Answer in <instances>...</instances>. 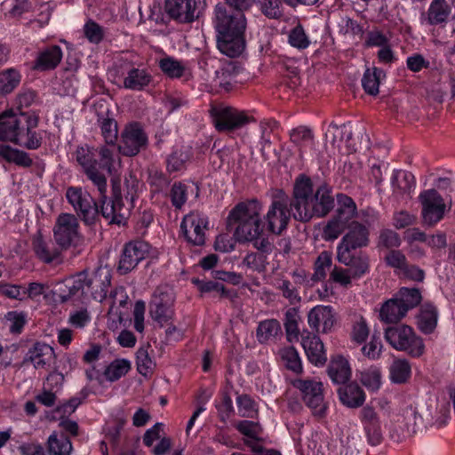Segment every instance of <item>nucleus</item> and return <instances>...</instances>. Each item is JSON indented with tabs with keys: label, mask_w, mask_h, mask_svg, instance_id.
I'll list each match as a JSON object with an SVG mask.
<instances>
[{
	"label": "nucleus",
	"mask_w": 455,
	"mask_h": 455,
	"mask_svg": "<svg viewBox=\"0 0 455 455\" xmlns=\"http://www.w3.org/2000/svg\"><path fill=\"white\" fill-rule=\"evenodd\" d=\"M291 199L283 191H278L272 199L267 213L264 216V224L267 231L275 235H281L287 228L293 211L290 205Z\"/></svg>",
	"instance_id": "obj_7"
},
{
	"label": "nucleus",
	"mask_w": 455,
	"mask_h": 455,
	"mask_svg": "<svg viewBox=\"0 0 455 455\" xmlns=\"http://www.w3.org/2000/svg\"><path fill=\"white\" fill-rule=\"evenodd\" d=\"M170 198L176 209H181L188 198L187 186L181 182H175L171 188Z\"/></svg>",
	"instance_id": "obj_55"
},
{
	"label": "nucleus",
	"mask_w": 455,
	"mask_h": 455,
	"mask_svg": "<svg viewBox=\"0 0 455 455\" xmlns=\"http://www.w3.org/2000/svg\"><path fill=\"white\" fill-rule=\"evenodd\" d=\"M21 76L15 68H7L0 73V92L5 96L20 83Z\"/></svg>",
	"instance_id": "obj_40"
},
{
	"label": "nucleus",
	"mask_w": 455,
	"mask_h": 455,
	"mask_svg": "<svg viewBox=\"0 0 455 455\" xmlns=\"http://www.w3.org/2000/svg\"><path fill=\"white\" fill-rule=\"evenodd\" d=\"M338 392L341 403L349 408L360 407L365 401V394L356 383L340 387Z\"/></svg>",
	"instance_id": "obj_30"
},
{
	"label": "nucleus",
	"mask_w": 455,
	"mask_h": 455,
	"mask_svg": "<svg viewBox=\"0 0 455 455\" xmlns=\"http://www.w3.org/2000/svg\"><path fill=\"white\" fill-rule=\"evenodd\" d=\"M381 76H385L384 71L373 67L367 68L362 78V85L366 93L376 96L379 93V86Z\"/></svg>",
	"instance_id": "obj_36"
},
{
	"label": "nucleus",
	"mask_w": 455,
	"mask_h": 455,
	"mask_svg": "<svg viewBox=\"0 0 455 455\" xmlns=\"http://www.w3.org/2000/svg\"><path fill=\"white\" fill-rule=\"evenodd\" d=\"M192 283L197 286L201 292H216L220 297L228 298L230 297V291L226 290L225 286L215 281H203L198 278H194Z\"/></svg>",
	"instance_id": "obj_51"
},
{
	"label": "nucleus",
	"mask_w": 455,
	"mask_h": 455,
	"mask_svg": "<svg viewBox=\"0 0 455 455\" xmlns=\"http://www.w3.org/2000/svg\"><path fill=\"white\" fill-rule=\"evenodd\" d=\"M165 12L180 23H189L199 16L196 0H165Z\"/></svg>",
	"instance_id": "obj_19"
},
{
	"label": "nucleus",
	"mask_w": 455,
	"mask_h": 455,
	"mask_svg": "<svg viewBox=\"0 0 455 455\" xmlns=\"http://www.w3.org/2000/svg\"><path fill=\"white\" fill-rule=\"evenodd\" d=\"M148 141L147 133L141 125L139 123H131L121 132L117 149L125 156H134L147 148Z\"/></svg>",
	"instance_id": "obj_12"
},
{
	"label": "nucleus",
	"mask_w": 455,
	"mask_h": 455,
	"mask_svg": "<svg viewBox=\"0 0 455 455\" xmlns=\"http://www.w3.org/2000/svg\"><path fill=\"white\" fill-rule=\"evenodd\" d=\"M174 294L167 286L156 289L149 303V315L161 327L169 324L174 315Z\"/></svg>",
	"instance_id": "obj_11"
},
{
	"label": "nucleus",
	"mask_w": 455,
	"mask_h": 455,
	"mask_svg": "<svg viewBox=\"0 0 455 455\" xmlns=\"http://www.w3.org/2000/svg\"><path fill=\"white\" fill-rule=\"evenodd\" d=\"M236 429L243 435L253 439H259L262 428L259 423L250 420H241L235 425Z\"/></svg>",
	"instance_id": "obj_59"
},
{
	"label": "nucleus",
	"mask_w": 455,
	"mask_h": 455,
	"mask_svg": "<svg viewBox=\"0 0 455 455\" xmlns=\"http://www.w3.org/2000/svg\"><path fill=\"white\" fill-rule=\"evenodd\" d=\"M32 248L36 256L47 264L56 259L60 253L52 241L44 239L40 233L33 237Z\"/></svg>",
	"instance_id": "obj_27"
},
{
	"label": "nucleus",
	"mask_w": 455,
	"mask_h": 455,
	"mask_svg": "<svg viewBox=\"0 0 455 455\" xmlns=\"http://www.w3.org/2000/svg\"><path fill=\"white\" fill-rule=\"evenodd\" d=\"M76 160L83 168L84 172L99 165L94 149L88 146H82L76 148Z\"/></svg>",
	"instance_id": "obj_43"
},
{
	"label": "nucleus",
	"mask_w": 455,
	"mask_h": 455,
	"mask_svg": "<svg viewBox=\"0 0 455 455\" xmlns=\"http://www.w3.org/2000/svg\"><path fill=\"white\" fill-rule=\"evenodd\" d=\"M208 220L203 214L191 212L186 215L180 224L181 232L188 243L200 246L205 243V230Z\"/></svg>",
	"instance_id": "obj_15"
},
{
	"label": "nucleus",
	"mask_w": 455,
	"mask_h": 455,
	"mask_svg": "<svg viewBox=\"0 0 455 455\" xmlns=\"http://www.w3.org/2000/svg\"><path fill=\"white\" fill-rule=\"evenodd\" d=\"M55 360L53 347L44 342H36L24 357V363H31L36 369L49 370Z\"/></svg>",
	"instance_id": "obj_22"
},
{
	"label": "nucleus",
	"mask_w": 455,
	"mask_h": 455,
	"mask_svg": "<svg viewBox=\"0 0 455 455\" xmlns=\"http://www.w3.org/2000/svg\"><path fill=\"white\" fill-rule=\"evenodd\" d=\"M85 272L79 273L76 276L69 277L56 285L55 294L61 302L71 299H86L85 298Z\"/></svg>",
	"instance_id": "obj_20"
},
{
	"label": "nucleus",
	"mask_w": 455,
	"mask_h": 455,
	"mask_svg": "<svg viewBox=\"0 0 455 455\" xmlns=\"http://www.w3.org/2000/svg\"><path fill=\"white\" fill-rule=\"evenodd\" d=\"M369 229L357 221L348 226L347 233L341 238L337 251H355L368 246L370 243Z\"/></svg>",
	"instance_id": "obj_18"
},
{
	"label": "nucleus",
	"mask_w": 455,
	"mask_h": 455,
	"mask_svg": "<svg viewBox=\"0 0 455 455\" xmlns=\"http://www.w3.org/2000/svg\"><path fill=\"white\" fill-rule=\"evenodd\" d=\"M361 382L372 391L378 390L381 383V373L377 368H371L361 373Z\"/></svg>",
	"instance_id": "obj_56"
},
{
	"label": "nucleus",
	"mask_w": 455,
	"mask_h": 455,
	"mask_svg": "<svg viewBox=\"0 0 455 455\" xmlns=\"http://www.w3.org/2000/svg\"><path fill=\"white\" fill-rule=\"evenodd\" d=\"M290 205L293 218L307 222L314 217L326 216L334 207V197L327 185L314 189L311 180L301 175L295 181Z\"/></svg>",
	"instance_id": "obj_1"
},
{
	"label": "nucleus",
	"mask_w": 455,
	"mask_h": 455,
	"mask_svg": "<svg viewBox=\"0 0 455 455\" xmlns=\"http://www.w3.org/2000/svg\"><path fill=\"white\" fill-rule=\"evenodd\" d=\"M331 278L333 282L344 287L351 285L352 279H355L347 268L335 266L331 272Z\"/></svg>",
	"instance_id": "obj_64"
},
{
	"label": "nucleus",
	"mask_w": 455,
	"mask_h": 455,
	"mask_svg": "<svg viewBox=\"0 0 455 455\" xmlns=\"http://www.w3.org/2000/svg\"><path fill=\"white\" fill-rule=\"evenodd\" d=\"M293 386L302 394L304 403L313 410L315 414L322 415L325 409L323 384L314 379H297Z\"/></svg>",
	"instance_id": "obj_14"
},
{
	"label": "nucleus",
	"mask_w": 455,
	"mask_h": 455,
	"mask_svg": "<svg viewBox=\"0 0 455 455\" xmlns=\"http://www.w3.org/2000/svg\"><path fill=\"white\" fill-rule=\"evenodd\" d=\"M149 244L142 240L127 243L122 251L118 271L125 275L134 269L149 253Z\"/></svg>",
	"instance_id": "obj_16"
},
{
	"label": "nucleus",
	"mask_w": 455,
	"mask_h": 455,
	"mask_svg": "<svg viewBox=\"0 0 455 455\" xmlns=\"http://www.w3.org/2000/svg\"><path fill=\"white\" fill-rule=\"evenodd\" d=\"M4 320L12 333H20L27 322V315L24 312L10 311L5 314Z\"/></svg>",
	"instance_id": "obj_54"
},
{
	"label": "nucleus",
	"mask_w": 455,
	"mask_h": 455,
	"mask_svg": "<svg viewBox=\"0 0 455 455\" xmlns=\"http://www.w3.org/2000/svg\"><path fill=\"white\" fill-rule=\"evenodd\" d=\"M411 375V366L406 359L397 358L389 367V376L393 383H406Z\"/></svg>",
	"instance_id": "obj_34"
},
{
	"label": "nucleus",
	"mask_w": 455,
	"mask_h": 455,
	"mask_svg": "<svg viewBox=\"0 0 455 455\" xmlns=\"http://www.w3.org/2000/svg\"><path fill=\"white\" fill-rule=\"evenodd\" d=\"M438 314L435 306L429 303H425L420 307V312L418 316V327L426 333L429 334L434 331L437 324Z\"/></svg>",
	"instance_id": "obj_33"
},
{
	"label": "nucleus",
	"mask_w": 455,
	"mask_h": 455,
	"mask_svg": "<svg viewBox=\"0 0 455 455\" xmlns=\"http://www.w3.org/2000/svg\"><path fill=\"white\" fill-rule=\"evenodd\" d=\"M307 323L316 332L326 333L331 331L335 323L332 308L329 306H316L307 314Z\"/></svg>",
	"instance_id": "obj_23"
},
{
	"label": "nucleus",
	"mask_w": 455,
	"mask_h": 455,
	"mask_svg": "<svg viewBox=\"0 0 455 455\" xmlns=\"http://www.w3.org/2000/svg\"><path fill=\"white\" fill-rule=\"evenodd\" d=\"M281 359L288 370L299 373L302 371V364L299 353L293 347H287L280 350Z\"/></svg>",
	"instance_id": "obj_45"
},
{
	"label": "nucleus",
	"mask_w": 455,
	"mask_h": 455,
	"mask_svg": "<svg viewBox=\"0 0 455 455\" xmlns=\"http://www.w3.org/2000/svg\"><path fill=\"white\" fill-rule=\"evenodd\" d=\"M385 339L395 349L404 351L413 357H419L425 351L422 339L417 336L409 325L403 324L387 328Z\"/></svg>",
	"instance_id": "obj_6"
},
{
	"label": "nucleus",
	"mask_w": 455,
	"mask_h": 455,
	"mask_svg": "<svg viewBox=\"0 0 455 455\" xmlns=\"http://www.w3.org/2000/svg\"><path fill=\"white\" fill-rule=\"evenodd\" d=\"M327 371L332 382L339 385L345 384L351 377L349 363L341 355L331 358Z\"/></svg>",
	"instance_id": "obj_28"
},
{
	"label": "nucleus",
	"mask_w": 455,
	"mask_h": 455,
	"mask_svg": "<svg viewBox=\"0 0 455 455\" xmlns=\"http://www.w3.org/2000/svg\"><path fill=\"white\" fill-rule=\"evenodd\" d=\"M395 298L407 312L417 307L422 300L421 292L418 288L402 287Z\"/></svg>",
	"instance_id": "obj_39"
},
{
	"label": "nucleus",
	"mask_w": 455,
	"mask_h": 455,
	"mask_svg": "<svg viewBox=\"0 0 455 455\" xmlns=\"http://www.w3.org/2000/svg\"><path fill=\"white\" fill-rule=\"evenodd\" d=\"M38 122V116L32 112L4 111L0 114V140L37 149L42 144V137L35 131Z\"/></svg>",
	"instance_id": "obj_3"
},
{
	"label": "nucleus",
	"mask_w": 455,
	"mask_h": 455,
	"mask_svg": "<svg viewBox=\"0 0 455 455\" xmlns=\"http://www.w3.org/2000/svg\"><path fill=\"white\" fill-rule=\"evenodd\" d=\"M370 333L366 320L363 316H358L353 323L352 338L357 343H363L366 340Z\"/></svg>",
	"instance_id": "obj_62"
},
{
	"label": "nucleus",
	"mask_w": 455,
	"mask_h": 455,
	"mask_svg": "<svg viewBox=\"0 0 455 455\" xmlns=\"http://www.w3.org/2000/svg\"><path fill=\"white\" fill-rule=\"evenodd\" d=\"M407 311L396 298L386 301L379 311V318L387 323H397L402 320Z\"/></svg>",
	"instance_id": "obj_31"
},
{
	"label": "nucleus",
	"mask_w": 455,
	"mask_h": 455,
	"mask_svg": "<svg viewBox=\"0 0 455 455\" xmlns=\"http://www.w3.org/2000/svg\"><path fill=\"white\" fill-rule=\"evenodd\" d=\"M301 344L310 363L323 365L327 361L323 344L318 336L307 331L301 333Z\"/></svg>",
	"instance_id": "obj_24"
},
{
	"label": "nucleus",
	"mask_w": 455,
	"mask_h": 455,
	"mask_svg": "<svg viewBox=\"0 0 455 455\" xmlns=\"http://www.w3.org/2000/svg\"><path fill=\"white\" fill-rule=\"evenodd\" d=\"M4 159L7 162L14 163L17 165L22 167H29L32 165L33 161L29 157V155L27 152L12 148L9 146L7 153L5 154Z\"/></svg>",
	"instance_id": "obj_58"
},
{
	"label": "nucleus",
	"mask_w": 455,
	"mask_h": 455,
	"mask_svg": "<svg viewBox=\"0 0 455 455\" xmlns=\"http://www.w3.org/2000/svg\"><path fill=\"white\" fill-rule=\"evenodd\" d=\"M214 27L217 31L219 50L230 58L239 56L245 46L246 19L244 13L228 10L222 4H217Z\"/></svg>",
	"instance_id": "obj_2"
},
{
	"label": "nucleus",
	"mask_w": 455,
	"mask_h": 455,
	"mask_svg": "<svg viewBox=\"0 0 455 455\" xmlns=\"http://www.w3.org/2000/svg\"><path fill=\"white\" fill-rule=\"evenodd\" d=\"M53 237L62 250L80 247L84 243V237L79 231L77 217L71 213H60L53 227Z\"/></svg>",
	"instance_id": "obj_8"
},
{
	"label": "nucleus",
	"mask_w": 455,
	"mask_h": 455,
	"mask_svg": "<svg viewBox=\"0 0 455 455\" xmlns=\"http://www.w3.org/2000/svg\"><path fill=\"white\" fill-rule=\"evenodd\" d=\"M453 0H432L424 20L431 26L446 23L452 14Z\"/></svg>",
	"instance_id": "obj_26"
},
{
	"label": "nucleus",
	"mask_w": 455,
	"mask_h": 455,
	"mask_svg": "<svg viewBox=\"0 0 455 455\" xmlns=\"http://www.w3.org/2000/svg\"><path fill=\"white\" fill-rule=\"evenodd\" d=\"M210 114L219 132H230L249 123V116L243 111L224 104L212 106Z\"/></svg>",
	"instance_id": "obj_10"
},
{
	"label": "nucleus",
	"mask_w": 455,
	"mask_h": 455,
	"mask_svg": "<svg viewBox=\"0 0 455 455\" xmlns=\"http://www.w3.org/2000/svg\"><path fill=\"white\" fill-rule=\"evenodd\" d=\"M392 187L397 196L410 195L415 188V177L410 172L395 171L392 177Z\"/></svg>",
	"instance_id": "obj_32"
},
{
	"label": "nucleus",
	"mask_w": 455,
	"mask_h": 455,
	"mask_svg": "<svg viewBox=\"0 0 455 455\" xmlns=\"http://www.w3.org/2000/svg\"><path fill=\"white\" fill-rule=\"evenodd\" d=\"M62 59V51L59 45H49L37 52L31 69L36 71H49L57 68Z\"/></svg>",
	"instance_id": "obj_25"
},
{
	"label": "nucleus",
	"mask_w": 455,
	"mask_h": 455,
	"mask_svg": "<svg viewBox=\"0 0 455 455\" xmlns=\"http://www.w3.org/2000/svg\"><path fill=\"white\" fill-rule=\"evenodd\" d=\"M290 138L291 142L299 148L312 145L314 142V134L307 126H299L291 130Z\"/></svg>",
	"instance_id": "obj_47"
},
{
	"label": "nucleus",
	"mask_w": 455,
	"mask_h": 455,
	"mask_svg": "<svg viewBox=\"0 0 455 455\" xmlns=\"http://www.w3.org/2000/svg\"><path fill=\"white\" fill-rule=\"evenodd\" d=\"M261 204L251 199L237 204L228 216V226H235V235L238 242L251 239L263 233Z\"/></svg>",
	"instance_id": "obj_5"
},
{
	"label": "nucleus",
	"mask_w": 455,
	"mask_h": 455,
	"mask_svg": "<svg viewBox=\"0 0 455 455\" xmlns=\"http://www.w3.org/2000/svg\"><path fill=\"white\" fill-rule=\"evenodd\" d=\"M161 70L171 78H180L186 74L187 68L172 58H164L159 61Z\"/></svg>",
	"instance_id": "obj_46"
},
{
	"label": "nucleus",
	"mask_w": 455,
	"mask_h": 455,
	"mask_svg": "<svg viewBox=\"0 0 455 455\" xmlns=\"http://www.w3.org/2000/svg\"><path fill=\"white\" fill-rule=\"evenodd\" d=\"M66 198L85 225L92 226L96 223L100 211L87 191L82 188L69 187L66 191Z\"/></svg>",
	"instance_id": "obj_9"
},
{
	"label": "nucleus",
	"mask_w": 455,
	"mask_h": 455,
	"mask_svg": "<svg viewBox=\"0 0 455 455\" xmlns=\"http://www.w3.org/2000/svg\"><path fill=\"white\" fill-rule=\"evenodd\" d=\"M137 370L143 376L149 375L155 367V363L148 355V348L140 347L136 353Z\"/></svg>",
	"instance_id": "obj_50"
},
{
	"label": "nucleus",
	"mask_w": 455,
	"mask_h": 455,
	"mask_svg": "<svg viewBox=\"0 0 455 455\" xmlns=\"http://www.w3.org/2000/svg\"><path fill=\"white\" fill-rule=\"evenodd\" d=\"M151 82L152 76L147 69L132 68L124 79V87L132 91H142Z\"/></svg>",
	"instance_id": "obj_29"
},
{
	"label": "nucleus",
	"mask_w": 455,
	"mask_h": 455,
	"mask_svg": "<svg viewBox=\"0 0 455 455\" xmlns=\"http://www.w3.org/2000/svg\"><path fill=\"white\" fill-rule=\"evenodd\" d=\"M347 228V223L333 217L323 228L322 236L325 241H333L337 239Z\"/></svg>",
	"instance_id": "obj_48"
},
{
	"label": "nucleus",
	"mask_w": 455,
	"mask_h": 455,
	"mask_svg": "<svg viewBox=\"0 0 455 455\" xmlns=\"http://www.w3.org/2000/svg\"><path fill=\"white\" fill-rule=\"evenodd\" d=\"M98 123L101 131V135L109 147H116L118 138L117 123L112 117H104L103 115H98Z\"/></svg>",
	"instance_id": "obj_35"
},
{
	"label": "nucleus",
	"mask_w": 455,
	"mask_h": 455,
	"mask_svg": "<svg viewBox=\"0 0 455 455\" xmlns=\"http://www.w3.org/2000/svg\"><path fill=\"white\" fill-rule=\"evenodd\" d=\"M289 43L291 46L298 49H306L308 47L310 41L300 24H298L291 30L289 34Z\"/></svg>",
	"instance_id": "obj_57"
},
{
	"label": "nucleus",
	"mask_w": 455,
	"mask_h": 455,
	"mask_svg": "<svg viewBox=\"0 0 455 455\" xmlns=\"http://www.w3.org/2000/svg\"><path fill=\"white\" fill-rule=\"evenodd\" d=\"M238 411L242 417L252 418L257 413L255 402L248 395H241L236 398Z\"/></svg>",
	"instance_id": "obj_61"
},
{
	"label": "nucleus",
	"mask_w": 455,
	"mask_h": 455,
	"mask_svg": "<svg viewBox=\"0 0 455 455\" xmlns=\"http://www.w3.org/2000/svg\"><path fill=\"white\" fill-rule=\"evenodd\" d=\"M298 313L294 308H290L285 314L284 327L287 339L290 342L299 338Z\"/></svg>",
	"instance_id": "obj_52"
},
{
	"label": "nucleus",
	"mask_w": 455,
	"mask_h": 455,
	"mask_svg": "<svg viewBox=\"0 0 455 455\" xmlns=\"http://www.w3.org/2000/svg\"><path fill=\"white\" fill-rule=\"evenodd\" d=\"M355 213L356 205L354 200L346 195H338V209L334 217L348 224Z\"/></svg>",
	"instance_id": "obj_37"
},
{
	"label": "nucleus",
	"mask_w": 455,
	"mask_h": 455,
	"mask_svg": "<svg viewBox=\"0 0 455 455\" xmlns=\"http://www.w3.org/2000/svg\"><path fill=\"white\" fill-rule=\"evenodd\" d=\"M281 332V326L277 320L269 319L259 323L257 328V338L260 343L275 339Z\"/></svg>",
	"instance_id": "obj_42"
},
{
	"label": "nucleus",
	"mask_w": 455,
	"mask_h": 455,
	"mask_svg": "<svg viewBox=\"0 0 455 455\" xmlns=\"http://www.w3.org/2000/svg\"><path fill=\"white\" fill-rule=\"evenodd\" d=\"M100 165L84 172L89 180L97 188L99 202L100 203V214L109 224H124L129 214V209L124 206L121 195L120 183L112 180V196L107 197V177Z\"/></svg>",
	"instance_id": "obj_4"
},
{
	"label": "nucleus",
	"mask_w": 455,
	"mask_h": 455,
	"mask_svg": "<svg viewBox=\"0 0 455 455\" xmlns=\"http://www.w3.org/2000/svg\"><path fill=\"white\" fill-rule=\"evenodd\" d=\"M332 265L331 253L327 251H322L316 258L314 264V274L311 280L314 282H321L325 279L327 271Z\"/></svg>",
	"instance_id": "obj_41"
},
{
	"label": "nucleus",
	"mask_w": 455,
	"mask_h": 455,
	"mask_svg": "<svg viewBox=\"0 0 455 455\" xmlns=\"http://www.w3.org/2000/svg\"><path fill=\"white\" fill-rule=\"evenodd\" d=\"M244 242H250L252 243L253 247L258 251V253H263L267 257L273 251L274 244L269 240V238L261 233V235H257L255 237L251 239H246Z\"/></svg>",
	"instance_id": "obj_63"
},
{
	"label": "nucleus",
	"mask_w": 455,
	"mask_h": 455,
	"mask_svg": "<svg viewBox=\"0 0 455 455\" xmlns=\"http://www.w3.org/2000/svg\"><path fill=\"white\" fill-rule=\"evenodd\" d=\"M131 369V363L126 359L114 360L105 370L104 375L109 381H116L124 376Z\"/></svg>",
	"instance_id": "obj_44"
},
{
	"label": "nucleus",
	"mask_w": 455,
	"mask_h": 455,
	"mask_svg": "<svg viewBox=\"0 0 455 455\" xmlns=\"http://www.w3.org/2000/svg\"><path fill=\"white\" fill-rule=\"evenodd\" d=\"M189 155L187 150L176 149L167 158V169L169 172H178L185 167Z\"/></svg>",
	"instance_id": "obj_53"
},
{
	"label": "nucleus",
	"mask_w": 455,
	"mask_h": 455,
	"mask_svg": "<svg viewBox=\"0 0 455 455\" xmlns=\"http://www.w3.org/2000/svg\"><path fill=\"white\" fill-rule=\"evenodd\" d=\"M419 200L422 206V225L435 227L444 216L446 205L443 198L435 189H428L419 194Z\"/></svg>",
	"instance_id": "obj_13"
},
{
	"label": "nucleus",
	"mask_w": 455,
	"mask_h": 455,
	"mask_svg": "<svg viewBox=\"0 0 455 455\" xmlns=\"http://www.w3.org/2000/svg\"><path fill=\"white\" fill-rule=\"evenodd\" d=\"M111 275L108 268L99 267L96 271L88 275L85 273V298L101 301L106 298L110 285Z\"/></svg>",
	"instance_id": "obj_17"
},
{
	"label": "nucleus",
	"mask_w": 455,
	"mask_h": 455,
	"mask_svg": "<svg viewBox=\"0 0 455 455\" xmlns=\"http://www.w3.org/2000/svg\"><path fill=\"white\" fill-rule=\"evenodd\" d=\"M261 12L269 19H279L283 16V7L280 0H255Z\"/></svg>",
	"instance_id": "obj_49"
},
{
	"label": "nucleus",
	"mask_w": 455,
	"mask_h": 455,
	"mask_svg": "<svg viewBox=\"0 0 455 455\" xmlns=\"http://www.w3.org/2000/svg\"><path fill=\"white\" fill-rule=\"evenodd\" d=\"M47 444L50 455H69L73 449L68 437L64 435L58 436L56 433L49 436Z\"/></svg>",
	"instance_id": "obj_38"
},
{
	"label": "nucleus",
	"mask_w": 455,
	"mask_h": 455,
	"mask_svg": "<svg viewBox=\"0 0 455 455\" xmlns=\"http://www.w3.org/2000/svg\"><path fill=\"white\" fill-rule=\"evenodd\" d=\"M337 259L347 267L354 278H360L369 272L370 258L363 251H337Z\"/></svg>",
	"instance_id": "obj_21"
},
{
	"label": "nucleus",
	"mask_w": 455,
	"mask_h": 455,
	"mask_svg": "<svg viewBox=\"0 0 455 455\" xmlns=\"http://www.w3.org/2000/svg\"><path fill=\"white\" fill-rule=\"evenodd\" d=\"M243 264L254 271L263 272L267 264V257L263 253L251 252L243 259Z\"/></svg>",
	"instance_id": "obj_60"
}]
</instances>
